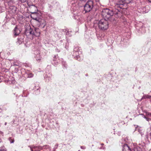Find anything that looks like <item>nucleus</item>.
<instances>
[{"label": "nucleus", "instance_id": "nucleus-1", "mask_svg": "<svg viewBox=\"0 0 151 151\" xmlns=\"http://www.w3.org/2000/svg\"><path fill=\"white\" fill-rule=\"evenodd\" d=\"M115 9H116L114 12H113L111 10H109L108 9H103L102 11L101 14L104 18L105 19H104L108 20L113 15L115 14V15H118V17H119L121 15V12L120 11L119 8H115Z\"/></svg>", "mask_w": 151, "mask_h": 151}, {"label": "nucleus", "instance_id": "nucleus-2", "mask_svg": "<svg viewBox=\"0 0 151 151\" xmlns=\"http://www.w3.org/2000/svg\"><path fill=\"white\" fill-rule=\"evenodd\" d=\"M133 0H119L115 5V7L116 8H119V9H124V7L125 3L129 4Z\"/></svg>", "mask_w": 151, "mask_h": 151}, {"label": "nucleus", "instance_id": "nucleus-3", "mask_svg": "<svg viewBox=\"0 0 151 151\" xmlns=\"http://www.w3.org/2000/svg\"><path fill=\"white\" fill-rule=\"evenodd\" d=\"M98 24L99 28L102 30H106L109 27V23L106 19L101 20Z\"/></svg>", "mask_w": 151, "mask_h": 151}, {"label": "nucleus", "instance_id": "nucleus-4", "mask_svg": "<svg viewBox=\"0 0 151 151\" xmlns=\"http://www.w3.org/2000/svg\"><path fill=\"white\" fill-rule=\"evenodd\" d=\"M20 30L18 29L17 27L16 26L14 30V35L17 36L20 33Z\"/></svg>", "mask_w": 151, "mask_h": 151}, {"label": "nucleus", "instance_id": "nucleus-5", "mask_svg": "<svg viewBox=\"0 0 151 151\" xmlns=\"http://www.w3.org/2000/svg\"><path fill=\"white\" fill-rule=\"evenodd\" d=\"M86 4V5H88V6H89L92 9L93 8V1L91 0H88Z\"/></svg>", "mask_w": 151, "mask_h": 151}, {"label": "nucleus", "instance_id": "nucleus-6", "mask_svg": "<svg viewBox=\"0 0 151 151\" xmlns=\"http://www.w3.org/2000/svg\"><path fill=\"white\" fill-rule=\"evenodd\" d=\"M122 150L123 151H132L127 144L124 145Z\"/></svg>", "mask_w": 151, "mask_h": 151}, {"label": "nucleus", "instance_id": "nucleus-7", "mask_svg": "<svg viewBox=\"0 0 151 151\" xmlns=\"http://www.w3.org/2000/svg\"><path fill=\"white\" fill-rule=\"evenodd\" d=\"M84 9L85 12H87L90 11L92 9L86 4L84 6Z\"/></svg>", "mask_w": 151, "mask_h": 151}, {"label": "nucleus", "instance_id": "nucleus-8", "mask_svg": "<svg viewBox=\"0 0 151 151\" xmlns=\"http://www.w3.org/2000/svg\"><path fill=\"white\" fill-rule=\"evenodd\" d=\"M78 48L77 47H75V48L74 49V52L73 54L75 56L77 57V58H78Z\"/></svg>", "mask_w": 151, "mask_h": 151}, {"label": "nucleus", "instance_id": "nucleus-9", "mask_svg": "<svg viewBox=\"0 0 151 151\" xmlns=\"http://www.w3.org/2000/svg\"><path fill=\"white\" fill-rule=\"evenodd\" d=\"M27 32H29L30 34L35 35L34 31L31 29H30L29 30L27 31Z\"/></svg>", "mask_w": 151, "mask_h": 151}, {"label": "nucleus", "instance_id": "nucleus-10", "mask_svg": "<svg viewBox=\"0 0 151 151\" xmlns=\"http://www.w3.org/2000/svg\"><path fill=\"white\" fill-rule=\"evenodd\" d=\"M13 65L15 66H19V62L17 60H14L13 63Z\"/></svg>", "mask_w": 151, "mask_h": 151}, {"label": "nucleus", "instance_id": "nucleus-11", "mask_svg": "<svg viewBox=\"0 0 151 151\" xmlns=\"http://www.w3.org/2000/svg\"><path fill=\"white\" fill-rule=\"evenodd\" d=\"M9 140L11 143H13L14 141V139H12L11 137H9Z\"/></svg>", "mask_w": 151, "mask_h": 151}, {"label": "nucleus", "instance_id": "nucleus-12", "mask_svg": "<svg viewBox=\"0 0 151 151\" xmlns=\"http://www.w3.org/2000/svg\"><path fill=\"white\" fill-rule=\"evenodd\" d=\"M38 56H39V58H38V57H37V58H36V60L38 61V62H39L40 60L41 59V58H40V57L39 56V55H37Z\"/></svg>", "mask_w": 151, "mask_h": 151}, {"label": "nucleus", "instance_id": "nucleus-13", "mask_svg": "<svg viewBox=\"0 0 151 151\" xmlns=\"http://www.w3.org/2000/svg\"><path fill=\"white\" fill-rule=\"evenodd\" d=\"M33 74L32 73H30L28 75V77L29 78H31L33 76Z\"/></svg>", "mask_w": 151, "mask_h": 151}, {"label": "nucleus", "instance_id": "nucleus-14", "mask_svg": "<svg viewBox=\"0 0 151 151\" xmlns=\"http://www.w3.org/2000/svg\"><path fill=\"white\" fill-rule=\"evenodd\" d=\"M19 2L21 3H24L27 0H19Z\"/></svg>", "mask_w": 151, "mask_h": 151}, {"label": "nucleus", "instance_id": "nucleus-15", "mask_svg": "<svg viewBox=\"0 0 151 151\" xmlns=\"http://www.w3.org/2000/svg\"><path fill=\"white\" fill-rule=\"evenodd\" d=\"M35 31L36 32H37V33H39V32L38 31V29L37 28H35Z\"/></svg>", "mask_w": 151, "mask_h": 151}, {"label": "nucleus", "instance_id": "nucleus-16", "mask_svg": "<svg viewBox=\"0 0 151 151\" xmlns=\"http://www.w3.org/2000/svg\"><path fill=\"white\" fill-rule=\"evenodd\" d=\"M147 95H145V96H144L142 97V99H146V98H147Z\"/></svg>", "mask_w": 151, "mask_h": 151}, {"label": "nucleus", "instance_id": "nucleus-17", "mask_svg": "<svg viewBox=\"0 0 151 151\" xmlns=\"http://www.w3.org/2000/svg\"><path fill=\"white\" fill-rule=\"evenodd\" d=\"M81 149H83V150L85 149L86 148V147L84 146H81Z\"/></svg>", "mask_w": 151, "mask_h": 151}, {"label": "nucleus", "instance_id": "nucleus-18", "mask_svg": "<svg viewBox=\"0 0 151 151\" xmlns=\"http://www.w3.org/2000/svg\"><path fill=\"white\" fill-rule=\"evenodd\" d=\"M32 7V8L33 9H37L36 7V6H33Z\"/></svg>", "mask_w": 151, "mask_h": 151}, {"label": "nucleus", "instance_id": "nucleus-19", "mask_svg": "<svg viewBox=\"0 0 151 151\" xmlns=\"http://www.w3.org/2000/svg\"><path fill=\"white\" fill-rule=\"evenodd\" d=\"M29 147L30 148L31 151H33V150L32 149V147L30 146H29Z\"/></svg>", "mask_w": 151, "mask_h": 151}, {"label": "nucleus", "instance_id": "nucleus-20", "mask_svg": "<svg viewBox=\"0 0 151 151\" xmlns=\"http://www.w3.org/2000/svg\"><path fill=\"white\" fill-rule=\"evenodd\" d=\"M147 98L150 99L151 98V96L149 95H147Z\"/></svg>", "mask_w": 151, "mask_h": 151}, {"label": "nucleus", "instance_id": "nucleus-21", "mask_svg": "<svg viewBox=\"0 0 151 151\" xmlns=\"http://www.w3.org/2000/svg\"><path fill=\"white\" fill-rule=\"evenodd\" d=\"M8 1L9 2H13V0H8Z\"/></svg>", "mask_w": 151, "mask_h": 151}, {"label": "nucleus", "instance_id": "nucleus-22", "mask_svg": "<svg viewBox=\"0 0 151 151\" xmlns=\"http://www.w3.org/2000/svg\"><path fill=\"white\" fill-rule=\"evenodd\" d=\"M2 78V77L0 76V82H1L2 81V80H1Z\"/></svg>", "mask_w": 151, "mask_h": 151}, {"label": "nucleus", "instance_id": "nucleus-23", "mask_svg": "<svg viewBox=\"0 0 151 151\" xmlns=\"http://www.w3.org/2000/svg\"><path fill=\"white\" fill-rule=\"evenodd\" d=\"M95 0L96 2H99L100 1V0Z\"/></svg>", "mask_w": 151, "mask_h": 151}, {"label": "nucleus", "instance_id": "nucleus-24", "mask_svg": "<svg viewBox=\"0 0 151 151\" xmlns=\"http://www.w3.org/2000/svg\"><path fill=\"white\" fill-rule=\"evenodd\" d=\"M0 151H6L5 150H0Z\"/></svg>", "mask_w": 151, "mask_h": 151}, {"label": "nucleus", "instance_id": "nucleus-25", "mask_svg": "<svg viewBox=\"0 0 151 151\" xmlns=\"http://www.w3.org/2000/svg\"><path fill=\"white\" fill-rule=\"evenodd\" d=\"M147 115H150V114L151 113H147Z\"/></svg>", "mask_w": 151, "mask_h": 151}, {"label": "nucleus", "instance_id": "nucleus-26", "mask_svg": "<svg viewBox=\"0 0 151 151\" xmlns=\"http://www.w3.org/2000/svg\"><path fill=\"white\" fill-rule=\"evenodd\" d=\"M148 1L150 2H151V0H148Z\"/></svg>", "mask_w": 151, "mask_h": 151}, {"label": "nucleus", "instance_id": "nucleus-27", "mask_svg": "<svg viewBox=\"0 0 151 151\" xmlns=\"http://www.w3.org/2000/svg\"><path fill=\"white\" fill-rule=\"evenodd\" d=\"M6 124H7V123H6V122L5 123V125H6Z\"/></svg>", "mask_w": 151, "mask_h": 151}, {"label": "nucleus", "instance_id": "nucleus-28", "mask_svg": "<svg viewBox=\"0 0 151 151\" xmlns=\"http://www.w3.org/2000/svg\"><path fill=\"white\" fill-rule=\"evenodd\" d=\"M35 13V12H32V13Z\"/></svg>", "mask_w": 151, "mask_h": 151}, {"label": "nucleus", "instance_id": "nucleus-29", "mask_svg": "<svg viewBox=\"0 0 151 151\" xmlns=\"http://www.w3.org/2000/svg\"><path fill=\"white\" fill-rule=\"evenodd\" d=\"M104 145V144H103V143H102V144H101V145Z\"/></svg>", "mask_w": 151, "mask_h": 151}, {"label": "nucleus", "instance_id": "nucleus-30", "mask_svg": "<svg viewBox=\"0 0 151 151\" xmlns=\"http://www.w3.org/2000/svg\"><path fill=\"white\" fill-rule=\"evenodd\" d=\"M150 116L151 117V114H150Z\"/></svg>", "mask_w": 151, "mask_h": 151}, {"label": "nucleus", "instance_id": "nucleus-31", "mask_svg": "<svg viewBox=\"0 0 151 151\" xmlns=\"http://www.w3.org/2000/svg\"><path fill=\"white\" fill-rule=\"evenodd\" d=\"M55 58H54V60H55Z\"/></svg>", "mask_w": 151, "mask_h": 151}]
</instances>
